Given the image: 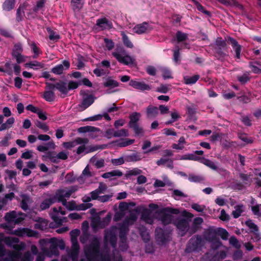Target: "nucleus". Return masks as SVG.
I'll return each instance as SVG.
<instances>
[{"label": "nucleus", "mask_w": 261, "mask_h": 261, "mask_svg": "<svg viewBox=\"0 0 261 261\" xmlns=\"http://www.w3.org/2000/svg\"><path fill=\"white\" fill-rule=\"evenodd\" d=\"M94 102L93 97L89 95L86 98H84L80 107L82 108L81 110H84L89 107Z\"/></svg>", "instance_id": "cd10ccee"}, {"label": "nucleus", "mask_w": 261, "mask_h": 261, "mask_svg": "<svg viewBox=\"0 0 261 261\" xmlns=\"http://www.w3.org/2000/svg\"><path fill=\"white\" fill-rule=\"evenodd\" d=\"M199 239L198 237L192 238L189 241L188 246L186 249L187 251L189 252L194 251L197 248L199 243Z\"/></svg>", "instance_id": "393cba45"}, {"label": "nucleus", "mask_w": 261, "mask_h": 261, "mask_svg": "<svg viewBox=\"0 0 261 261\" xmlns=\"http://www.w3.org/2000/svg\"><path fill=\"white\" fill-rule=\"evenodd\" d=\"M199 78L198 75H195L193 76H185L184 77L185 82L187 84H193L195 83Z\"/></svg>", "instance_id": "49530a36"}, {"label": "nucleus", "mask_w": 261, "mask_h": 261, "mask_svg": "<svg viewBox=\"0 0 261 261\" xmlns=\"http://www.w3.org/2000/svg\"><path fill=\"white\" fill-rule=\"evenodd\" d=\"M69 153L66 151H62L57 154V163L60 160H65L68 158Z\"/></svg>", "instance_id": "5fc2aeb1"}, {"label": "nucleus", "mask_w": 261, "mask_h": 261, "mask_svg": "<svg viewBox=\"0 0 261 261\" xmlns=\"http://www.w3.org/2000/svg\"><path fill=\"white\" fill-rule=\"evenodd\" d=\"M128 136V133L127 129H121L114 132V137H127Z\"/></svg>", "instance_id": "864d4df0"}, {"label": "nucleus", "mask_w": 261, "mask_h": 261, "mask_svg": "<svg viewBox=\"0 0 261 261\" xmlns=\"http://www.w3.org/2000/svg\"><path fill=\"white\" fill-rule=\"evenodd\" d=\"M11 257L12 261H31L33 259V256L29 252H26L22 258L19 255V252L13 255Z\"/></svg>", "instance_id": "412c9836"}, {"label": "nucleus", "mask_w": 261, "mask_h": 261, "mask_svg": "<svg viewBox=\"0 0 261 261\" xmlns=\"http://www.w3.org/2000/svg\"><path fill=\"white\" fill-rule=\"evenodd\" d=\"M244 211V206L243 205H238L234 206V210L232 214L234 218L239 217L242 212Z\"/></svg>", "instance_id": "a19ab883"}, {"label": "nucleus", "mask_w": 261, "mask_h": 261, "mask_svg": "<svg viewBox=\"0 0 261 261\" xmlns=\"http://www.w3.org/2000/svg\"><path fill=\"white\" fill-rule=\"evenodd\" d=\"M62 204L69 211H72L74 210L83 211L90 208L92 206L91 203H83L80 205L79 206H77L74 201H70L69 202H67L66 200L63 201Z\"/></svg>", "instance_id": "6e6552de"}, {"label": "nucleus", "mask_w": 261, "mask_h": 261, "mask_svg": "<svg viewBox=\"0 0 261 261\" xmlns=\"http://www.w3.org/2000/svg\"><path fill=\"white\" fill-rule=\"evenodd\" d=\"M16 0H5L2 4V9L5 11H10L14 8Z\"/></svg>", "instance_id": "a878e982"}, {"label": "nucleus", "mask_w": 261, "mask_h": 261, "mask_svg": "<svg viewBox=\"0 0 261 261\" xmlns=\"http://www.w3.org/2000/svg\"><path fill=\"white\" fill-rule=\"evenodd\" d=\"M122 173L119 170H113L111 172H107L102 175L103 178H108L112 176H121Z\"/></svg>", "instance_id": "ea45409f"}, {"label": "nucleus", "mask_w": 261, "mask_h": 261, "mask_svg": "<svg viewBox=\"0 0 261 261\" xmlns=\"http://www.w3.org/2000/svg\"><path fill=\"white\" fill-rule=\"evenodd\" d=\"M36 125L38 127L42 129L44 132H46L49 130L48 126L45 123L38 121L36 122Z\"/></svg>", "instance_id": "0e129e2a"}, {"label": "nucleus", "mask_w": 261, "mask_h": 261, "mask_svg": "<svg viewBox=\"0 0 261 261\" xmlns=\"http://www.w3.org/2000/svg\"><path fill=\"white\" fill-rule=\"evenodd\" d=\"M246 225L249 227L251 231L253 233V239L258 241L261 239V234L259 232L258 226L251 220H248L245 222Z\"/></svg>", "instance_id": "f8f14e48"}, {"label": "nucleus", "mask_w": 261, "mask_h": 261, "mask_svg": "<svg viewBox=\"0 0 261 261\" xmlns=\"http://www.w3.org/2000/svg\"><path fill=\"white\" fill-rule=\"evenodd\" d=\"M188 179L191 182H199L204 180V178L200 175L190 174Z\"/></svg>", "instance_id": "603ef678"}, {"label": "nucleus", "mask_w": 261, "mask_h": 261, "mask_svg": "<svg viewBox=\"0 0 261 261\" xmlns=\"http://www.w3.org/2000/svg\"><path fill=\"white\" fill-rule=\"evenodd\" d=\"M42 159L44 161L49 159L53 163H57V154L55 152H47L42 156Z\"/></svg>", "instance_id": "2f4dec72"}, {"label": "nucleus", "mask_w": 261, "mask_h": 261, "mask_svg": "<svg viewBox=\"0 0 261 261\" xmlns=\"http://www.w3.org/2000/svg\"><path fill=\"white\" fill-rule=\"evenodd\" d=\"M55 94L52 91H45L43 95V98L48 101H53L55 99Z\"/></svg>", "instance_id": "a18cd8bd"}, {"label": "nucleus", "mask_w": 261, "mask_h": 261, "mask_svg": "<svg viewBox=\"0 0 261 261\" xmlns=\"http://www.w3.org/2000/svg\"><path fill=\"white\" fill-rule=\"evenodd\" d=\"M162 75L164 79L172 78L171 71L166 67L162 68Z\"/></svg>", "instance_id": "e2e57ef3"}, {"label": "nucleus", "mask_w": 261, "mask_h": 261, "mask_svg": "<svg viewBox=\"0 0 261 261\" xmlns=\"http://www.w3.org/2000/svg\"><path fill=\"white\" fill-rule=\"evenodd\" d=\"M150 30L151 28L146 22L138 24L133 28L134 32L138 34L145 33Z\"/></svg>", "instance_id": "aec40b11"}, {"label": "nucleus", "mask_w": 261, "mask_h": 261, "mask_svg": "<svg viewBox=\"0 0 261 261\" xmlns=\"http://www.w3.org/2000/svg\"><path fill=\"white\" fill-rule=\"evenodd\" d=\"M20 217H17V214L15 211L7 213L5 219L8 222H14L15 223H18L24 219L25 215L22 213L19 214Z\"/></svg>", "instance_id": "9d476101"}, {"label": "nucleus", "mask_w": 261, "mask_h": 261, "mask_svg": "<svg viewBox=\"0 0 261 261\" xmlns=\"http://www.w3.org/2000/svg\"><path fill=\"white\" fill-rule=\"evenodd\" d=\"M23 49L22 46L20 44H17L15 45L14 46L13 51H12V56L16 55V54H21L22 52Z\"/></svg>", "instance_id": "bf43d9fd"}, {"label": "nucleus", "mask_w": 261, "mask_h": 261, "mask_svg": "<svg viewBox=\"0 0 261 261\" xmlns=\"http://www.w3.org/2000/svg\"><path fill=\"white\" fill-rule=\"evenodd\" d=\"M65 214L66 212L61 206L54 207L49 213L52 219L58 224H61L63 223V219H65L63 216Z\"/></svg>", "instance_id": "0eeeda50"}, {"label": "nucleus", "mask_w": 261, "mask_h": 261, "mask_svg": "<svg viewBox=\"0 0 261 261\" xmlns=\"http://www.w3.org/2000/svg\"><path fill=\"white\" fill-rule=\"evenodd\" d=\"M186 142L185 141V139L184 137H181L179 139L178 141V143H174L172 145V147L173 149L176 150H182L184 149L185 147V145L186 144Z\"/></svg>", "instance_id": "f704fd0d"}, {"label": "nucleus", "mask_w": 261, "mask_h": 261, "mask_svg": "<svg viewBox=\"0 0 261 261\" xmlns=\"http://www.w3.org/2000/svg\"><path fill=\"white\" fill-rule=\"evenodd\" d=\"M49 243H50L49 248L51 251V253L49 255H57L58 254L57 246L59 243L60 244L59 245L60 249H64V244L62 241H58L56 238H51Z\"/></svg>", "instance_id": "9b49d317"}, {"label": "nucleus", "mask_w": 261, "mask_h": 261, "mask_svg": "<svg viewBox=\"0 0 261 261\" xmlns=\"http://www.w3.org/2000/svg\"><path fill=\"white\" fill-rule=\"evenodd\" d=\"M45 2L46 0H38L37 2L36 5L33 9V12L38 13L39 11L43 10Z\"/></svg>", "instance_id": "58836bf2"}, {"label": "nucleus", "mask_w": 261, "mask_h": 261, "mask_svg": "<svg viewBox=\"0 0 261 261\" xmlns=\"http://www.w3.org/2000/svg\"><path fill=\"white\" fill-rule=\"evenodd\" d=\"M130 204L125 202H121L119 205V212H117L114 217L115 221L119 220L128 211H129V206Z\"/></svg>", "instance_id": "4468645a"}, {"label": "nucleus", "mask_w": 261, "mask_h": 261, "mask_svg": "<svg viewBox=\"0 0 261 261\" xmlns=\"http://www.w3.org/2000/svg\"><path fill=\"white\" fill-rule=\"evenodd\" d=\"M70 63L68 61L64 60L62 64H58L53 67L51 71L55 74H61L64 71L68 69L70 67Z\"/></svg>", "instance_id": "ddd939ff"}, {"label": "nucleus", "mask_w": 261, "mask_h": 261, "mask_svg": "<svg viewBox=\"0 0 261 261\" xmlns=\"http://www.w3.org/2000/svg\"><path fill=\"white\" fill-rule=\"evenodd\" d=\"M142 159L141 155L139 153H135L126 156V160L129 162H137Z\"/></svg>", "instance_id": "79ce46f5"}, {"label": "nucleus", "mask_w": 261, "mask_h": 261, "mask_svg": "<svg viewBox=\"0 0 261 261\" xmlns=\"http://www.w3.org/2000/svg\"><path fill=\"white\" fill-rule=\"evenodd\" d=\"M141 115L139 113H134L130 116V121L129 126L130 127L138 125V122L140 119Z\"/></svg>", "instance_id": "7c9ffc66"}, {"label": "nucleus", "mask_w": 261, "mask_h": 261, "mask_svg": "<svg viewBox=\"0 0 261 261\" xmlns=\"http://www.w3.org/2000/svg\"><path fill=\"white\" fill-rule=\"evenodd\" d=\"M79 85V82L70 81L67 85L68 91L76 89Z\"/></svg>", "instance_id": "680f3d73"}, {"label": "nucleus", "mask_w": 261, "mask_h": 261, "mask_svg": "<svg viewBox=\"0 0 261 261\" xmlns=\"http://www.w3.org/2000/svg\"><path fill=\"white\" fill-rule=\"evenodd\" d=\"M13 198H14V194L11 192L6 194L4 198H3L0 201L2 202L4 205H5L7 203V200H11Z\"/></svg>", "instance_id": "052dcab7"}, {"label": "nucleus", "mask_w": 261, "mask_h": 261, "mask_svg": "<svg viewBox=\"0 0 261 261\" xmlns=\"http://www.w3.org/2000/svg\"><path fill=\"white\" fill-rule=\"evenodd\" d=\"M56 88L63 94H66L68 92L67 85L66 83L63 81H60L57 83L56 84Z\"/></svg>", "instance_id": "c756f323"}, {"label": "nucleus", "mask_w": 261, "mask_h": 261, "mask_svg": "<svg viewBox=\"0 0 261 261\" xmlns=\"http://www.w3.org/2000/svg\"><path fill=\"white\" fill-rule=\"evenodd\" d=\"M158 114V109L157 107L149 106L147 109V115L149 118H153Z\"/></svg>", "instance_id": "c9c22d12"}, {"label": "nucleus", "mask_w": 261, "mask_h": 261, "mask_svg": "<svg viewBox=\"0 0 261 261\" xmlns=\"http://www.w3.org/2000/svg\"><path fill=\"white\" fill-rule=\"evenodd\" d=\"M90 212L92 215H93L95 212V210L91 209L90 210ZM111 218L112 216L110 214H108L102 221H100V218L98 215H93L91 218V227L94 231H96L99 228H102L108 225L111 221Z\"/></svg>", "instance_id": "7ed1b4c3"}, {"label": "nucleus", "mask_w": 261, "mask_h": 261, "mask_svg": "<svg viewBox=\"0 0 261 261\" xmlns=\"http://www.w3.org/2000/svg\"><path fill=\"white\" fill-rule=\"evenodd\" d=\"M80 234V231L77 229H74L70 232L72 247L71 249L68 252V254L72 258V261H77L79 250L77 237Z\"/></svg>", "instance_id": "20e7f679"}, {"label": "nucleus", "mask_w": 261, "mask_h": 261, "mask_svg": "<svg viewBox=\"0 0 261 261\" xmlns=\"http://www.w3.org/2000/svg\"><path fill=\"white\" fill-rule=\"evenodd\" d=\"M93 72L96 76H100L106 74L108 72V70L101 68V66L98 65V67L93 70Z\"/></svg>", "instance_id": "8fccbe9b"}, {"label": "nucleus", "mask_w": 261, "mask_h": 261, "mask_svg": "<svg viewBox=\"0 0 261 261\" xmlns=\"http://www.w3.org/2000/svg\"><path fill=\"white\" fill-rule=\"evenodd\" d=\"M13 233L19 237H34L36 233L35 231L26 228H20L14 231Z\"/></svg>", "instance_id": "f3484780"}, {"label": "nucleus", "mask_w": 261, "mask_h": 261, "mask_svg": "<svg viewBox=\"0 0 261 261\" xmlns=\"http://www.w3.org/2000/svg\"><path fill=\"white\" fill-rule=\"evenodd\" d=\"M200 162L214 170H216L218 169L215 163L208 159L202 158L200 160Z\"/></svg>", "instance_id": "e433bc0d"}, {"label": "nucleus", "mask_w": 261, "mask_h": 261, "mask_svg": "<svg viewBox=\"0 0 261 261\" xmlns=\"http://www.w3.org/2000/svg\"><path fill=\"white\" fill-rule=\"evenodd\" d=\"M149 207L152 210L145 208L144 206H140L138 210L132 212L130 218L125 219L122 225L120 227L119 231L120 237L122 239L123 233H125L128 230V226L133 224L137 219L139 212H142L141 219L146 223L151 224L154 220L160 217L162 223L166 225L173 222L177 228L180 231L181 236H184L189 229V221L185 218H178L174 220V217L172 214H178L179 211L178 209L166 208L163 211L154 212L153 210L158 208V205L155 204H150Z\"/></svg>", "instance_id": "f257e3e1"}, {"label": "nucleus", "mask_w": 261, "mask_h": 261, "mask_svg": "<svg viewBox=\"0 0 261 261\" xmlns=\"http://www.w3.org/2000/svg\"><path fill=\"white\" fill-rule=\"evenodd\" d=\"M78 130L80 133H87V132H99V129L96 128L94 127H92V126H90L81 127L79 128Z\"/></svg>", "instance_id": "c03bdc74"}, {"label": "nucleus", "mask_w": 261, "mask_h": 261, "mask_svg": "<svg viewBox=\"0 0 261 261\" xmlns=\"http://www.w3.org/2000/svg\"><path fill=\"white\" fill-rule=\"evenodd\" d=\"M117 231V228L116 227H112L110 230L106 231L105 240L106 245L110 243L113 247L115 246Z\"/></svg>", "instance_id": "1a4fd4ad"}, {"label": "nucleus", "mask_w": 261, "mask_h": 261, "mask_svg": "<svg viewBox=\"0 0 261 261\" xmlns=\"http://www.w3.org/2000/svg\"><path fill=\"white\" fill-rule=\"evenodd\" d=\"M229 243L237 248H239L241 247L240 244L234 237H232L229 239Z\"/></svg>", "instance_id": "338daca9"}, {"label": "nucleus", "mask_w": 261, "mask_h": 261, "mask_svg": "<svg viewBox=\"0 0 261 261\" xmlns=\"http://www.w3.org/2000/svg\"><path fill=\"white\" fill-rule=\"evenodd\" d=\"M76 187H71L69 188L58 190L54 195L56 201L63 202V201H66V198H68L71 194L77 191Z\"/></svg>", "instance_id": "423d86ee"}, {"label": "nucleus", "mask_w": 261, "mask_h": 261, "mask_svg": "<svg viewBox=\"0 0 261 261\" xmlns=\"http://www.w3.org/2000/svg\"><path fill=\"white\" fill-rule=\"evenodd\" d=\"M121 35L122 36L123 42L124 45L128 48H133L134 46L133 44L130 41L128 37L123 32L121 33Z\"/></svg>", "instance_id": "de8ad7c7"}, {"label": "nucleus", "mask_w": 261, "mask_h": 261, "mask_svg": "<svg viewBox=\"0 0 261 261\" xmlns=\"http://www.w3.org/2000/svg\"><path fill=\"white\" fill-rule=\"evenodd\" d=\"M227 41L228 43L231 45L233 50L236 53V57L238 59H240L241 46L238 44V42L235 39L231 37H228Z\"/></svg>", "instance_id": "4be33fe9"}, {"label": "nucleus", "mask_w": 261, "mask_h": 261, "mask_svg": "<svg viewBox=\"0 0 261 261\" xmlns=\"http://www.w3.org/2000/svg\"><path fill=\"white\" fill-rule=\"evenodd\" d=\"M112 55L117 61L124 65H132L134 62V59L126 54L125 51L122 48H117L112 53Z\"/></svg>", "instance_id": "39448f33"}, {"label": "nucleus", "mask_w": 261, "mask_h": 261, "mask_svg": "<svg viewBox=\"0 0 261 261\" xmlns=\"http://www.w3.org/2000/svg\"><path fill=\"white\" fill-rule=\"evenodd\" d=\"M176 37L178 41H183L188 38L187 35L185 33H183L180 31L177 32Z\"/></svg>", "instance_id": "69168bd1"}, {"label": "nucleus", "mask_w": 261, "mask_h": 261, "mask_svg": "<svg viewBox=\"0 0 261 261\" xmlns=\"http://www.w3.org/2000/svg\"><path fill=\"white\" fill-rule=\"evenodd\" d=\"M118 85L119 84L117 81L111 78H108L106 79L103 82L104 87L109 88V89L106 92L107 94H110L117 91L116 90H112V89L118 87Z\"/></svg>", "instance_id": "dca6fc26"}, {"label": "nucleus", "mask_w": 261, "mask_h": 261, "mask_svg": "<svg viewBox=\"0 0 261 261\" xmlns=\"http://www.w3.org/2000/svg\"><path fill=\"white\" fill-rule=\"evenodd\" d=\"M130 128H132L134 129L135 135L136 136H142L143 135V129L141 127L139 126L138 125L132 126L130 127Z\"/></svg>", "instance_id": "13d9d810"}, {"label": "nucleus", "mask_w": 261, "mask_h": 261, "mask_svg": "<svg viewBox=\"0 0 261 261\" xmlns=\"http://www.w3.org/2000/svg\"><path fill=\"white\" fill-rule=\"evenodd\" d=\"M17 199L20 202V207L25 211L28 209L29 204L32 202L30 197L22 193H21L20 197Z\"/></svg>", "instance_id": "a211bd4d"}, {"label": "nucleus", "mask_w": 261, "mask_h": 261, "mask_svg": "<svg viewBox=\"0 0 261 261\" xmlns=\"http://www.w3.org/2000/svg\"><path fill=\"white\" fill-rule=\"evenodd\" d=\"M97 25L101 30L110 29L112 24L109 22L106 17L100 18L97 21Z\"/></svg>", "instance_id": "b1692460"}, {"label": "nucleus", "mask_w": 261, "mask_h": 261, "mask_svg": "<svg viewBox=\"0 0 261 261\" xmlns=\"http://www.w3.org/2000/svg\"><path fill=\"white\" fill-rule=\"evenodd\" d=\"M129 85L133 88L140 90H148L150 89V87L143 82H139L137 80H132L129 82Z\"/></svg>", "instance_id": "6ab92c4d"}, {"label": "nucleus", "mask_w": 261, "mask_h": 261, "mask_svg": "<svg viewBox=\"0 0 261 261\" xmlns=\"http://www.w3.org/2000/svg\"><path fill=\"white\" fill-rule=\"evenodd\" d=\"M47 30L49 33V38L50 40H57L59 39V35L58 34L49 28H47Z\"/></svg>", "instance_id": "4d7b16f0"}, {"label": "nucleus", "mask_w": 261, "mask_h": 261, "mask_svg": "<svg viewBox=\"0 0 261 261\" xmlns=\"http://www.w3.org/2000/svg\"><path fill=\"white\" fill-rule=\"evenodd\" d=\"M155 234L158 240L162 242H164L165 238L163 230L162 228H158L155 230Z\"/></svg>", "instance_id": "3c124183"}, {"label": "nucleus", "mask_w": 261, "mask_h": 261, "mask_svg": "<svg viewBox=\"0 0 261 261\" xmlns=\"http://www.w3.org/2000/svg\"><path fill=\"white\" fill-rule=\"evenodd\" d=\"M56 202L54 195H48L47 197H46L45 200L41 203L40 208L42 210H45L48 208L51 204Z\"/></svg>", "instance_id": "5701e85b"}, {"label": "nucleus", "mask_w": 261, "mask_h": 261, "mask_svg": "<svg viewBox=\"0 0 261 261\" xmlns=\"http://www.w3.org/2000/svg\"><path fill=\"white\" fill-rule=\"evenodd\" d=\"M178 159L179 160L199 161L200 158L194 154L189 153L179 156Z\"/></svg>", "instance_id": "4c0bfd02"}, {"label": "nucleus", "mask_w": 261, "mask_h": 261, "mask_svg": "<svg viewBox=\"0 0 261 261\" xmlns=\"http://www.w3.org/2000/svg\"><path fill=\"white\" fill-rule=\"evenodd\" d=\"M251 210L255 215L261 218V204H257L252 206Z\"/></svg>", "instance_id": "6e6d98bb"}, {"label": "nucleus", "mask_w": 261, "mask_h": 261, "mask_svg": "<svg viewBox=\"0 0 261 261\" xmlns=\"http://www.w3.org/2000/svg\"><path fill=\"white\" fill-rule=\"evenodd\" d=\"M172 196L176 200H179L181 198L186 197L187 195L182 191L178 190H174L173 192Z\"/></svg>", "instance_id": "09e8293b"}, {"label": "nucleus", "mask_w": 261, "mask_h": 261, "mask_svg": "<svg viewBox=\"0 0 261 261\" xmlns=\"http://www.w3.org/2000/svg\"><path fill=\"white\" fill-rule=\"evenodd\" d=\"M214 232L217 233L223 240H227L228 237V233L227 231L223 228H218L214 230Z\"/></svg>", "instance_id": "37998d69"}, {"label": "nucleus", "mask_w": 261, "mask_h": 261, "mask_svg": "<svg viewBox=\"0 0 261 261\" xmlns=\"http://www.w3.org/2000/svg\"><path fill=\"white\" fill-rule=\"evenodd\" d=\"M134 142L135 140L134 139H124L116 141V143L118 147H124L132 144Z\"/></svg>", "instance_id": "473e14b6"}, {"label": "nucleus", "mask_w": 261, "mask_h": 261, "mask_svg": "<svg viewBox=\"0 0 261 261\" xmlns=\"http://www.w3.org/2000/svg\"><path fill=\"white\" fill-rule=\"evenodd\" d=\"M13 56L16 60L17 63H21L25 61L26 58H27V57L23 56L21 54H16V55Z\"/></svg>", "instance_id": "774afa93"}, {"label": "nucleus", "mask_w": 261, "mask_h": 261, "mask_svg": "<svg viewBox=\"0 0 261 261\" xmlns=\"http://www.w3.org/2000/svg\"><path fill=\"white\" fill-rule=\"evenodd\" d=\"M88 142L87 139H77L76 140V142H67V143H64L63 146L64 147L67 148H70L72 147H74L75 146L76 144H86Z\"/></svg>", "instance_id": "72a5a7b5"}, {"label": "nucleus", "mask_w": 261, "mask_h": 261, "mask_svg": "<svg viewBox=\"0 0 261 261\" xmlns=\"http://www.w3.org/2000/svg\"><path fill=\"white\" fill-rule=\"evenodd\" d=\"M24 66L26 67H29L35 70H38L42 68L44 66V65L43 64L40 62H39L37 61H35L27 63L24 64Z\"/></svg>", "instance_id": "c85d7f7f"}, {"label": "nucleus", "mask_w": 261, "mask_h": 261, "mask_svg": "<svg viewBox=\"0 0 261 261\" xmlns=\"http://www.w3.org/2000/svg\"><path fill=\"white\" fill-rule=\"evenodd\" d=\"M90 241V245L84 248L87 261H110V257L107 251L102 253L98 250L99 239L93 237Z\"/></svg>", "instance_id": "f03ea898"}, {"label": "nucleus", "mask_w": 261, "mask_h": 261, "mask_svg": "<svg viewBox=\"0 0 261 261\" xmlns=\"http://www.w3.org/2000/svg\"><path fill=\"white\" fill-rule=\"evenodd\" d=\"M15 122V119L14 117H9L5 122L3 123L2 125L0 126V131H3L5 130L8 129L12 127L13 124Z\"/></svg>", "instance_id": "bb28decb"}, {"label": "nucleus", "mask_w": 261, "mask_h": 261, "mask_svg": "<svg viewBox=\"0 0 261 261\" xmlns=\"http://www.w3.org/2000/svg\"><path fill=\"white\" fill-rule=\"evenodd\" d=\"M31 10V6L27 2L20 4L17 9L16 16H25L26 14L29 15L32 14Z\"/></svg>", "instance_id": "2eb2a0df"}]
</instances>
